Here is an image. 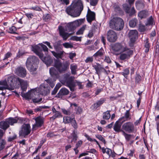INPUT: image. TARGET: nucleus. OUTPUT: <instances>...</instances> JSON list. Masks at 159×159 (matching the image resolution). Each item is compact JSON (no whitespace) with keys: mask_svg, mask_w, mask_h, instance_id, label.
<instances>
[{"mask_svg":"<svg viewBox=\"0 0 159 159\" xmlns=\"http://www.w3.org/2000/svg\"><path fill=\"white\" fill-rule=\"evenodd\" d=\"M83 9V5L80 0L72 3L66 9V11L69 15L73 17L79 16Z\"/></svg>","mask_w":159,"mask_h":159,"instance_id":"nucleus-1","label":"nucleus"},{"mask_svg":"<svg viewBox=\"0 0 159 159\" xmlns=\"http://www.w3.org/2000/svg\"><path fill=\"white\" fill-rule=\"evenodd\" d=\"M39 60L38 57L35 56H32L28 57L26 63V66L28 70L32 74L36 73L38 68Z\"/></svg>","mask_w":159,"mask_h":159,"instance_id":"nucleus-2","label":"nucleus"},{"mask_svg":"<svg viewBox=\"0 0 159 159\" xmlns=\"http://www.w3.org/2000/svg\"><path fill=\"white\" fill-rule=\"evenodd\" d=\"M124 22L123 19L119 17L111 18L110 20V28L117 31H120L123 28Z\"/></svg>","mask_w":159,"mask_h":159,"instance_id":"nucleus-3","label":"nucleus"},{"mask_svg":"<svg viewBox=\"0 0 159 159\" xmlns=\"http://www.w3.org/2000/svg\"><path fill=\"white\" fill-rule=\"evenodd\" d=\"M69 66V64L67 63L62 64L60 61L57 60H55L54 61V66L60 72L66 70Z\"/></svg>","mask_w":159,"mask_h":159,"instance_id":"nucleus-4","label":"nucleus"},{"mask_svg":"<svg viewBox=\"0 0 159 159\" xmlns=\"http://www.w3.org/2000/svg\"><path fill=\"white\" fill-rule=\"evenodd\" d=\"M31 131L30 125L29 124H25L22 126L21 129L19 131V135L25 137L30 133Z\"/></svg>","mask_w":159,"mask_h":159,"instance_id":"nucleus-5","label":"nucleus"},{"mask_svg":"<svg viewBox=\"0 0 159 159\" xmlns=\"http://www.w3.org/2000/svg\"><path fill=\"white\" fill-rule=\"evenodd\" d=\"M128 36L130 39L129 45L132 47L136 39L138 38V32L136 30H131L129 33Z\"/></svg>","mask_w":159,"mask_h":159,"instance_id":"nucleus-6","label":"nucleus"},{"mask_svg":"<svg viewBox=\"0 0 159 159\" xmlns=\"http://www.w3.org/2000/svg\"><path fill=\"white\" fill-rule=\"evenodd\" d=\"M30 46L32 51L39 56L40 58L43 57V54L42 53L41 48L40 47L39 45V44L38 45L35 44L31 45Z\"/></svg>","mask_w":159,"mask_h":159,"instance_id":"nucleus-7","label":"nucleus"},{"mask_svg":"<svg viewBox=\"0 0 159 159\" xmlns=\"http://www.w3.org/2000/svg\"><path fill=\"white\" fill-rule=\"evenodd\" d=\"M60 82L63 85L68 87L71 91H74L76 83L74 81V80H61Z\"/></svg>","mask_w":159,"mask_h":159,"instance_id":"nucleus-8","label":"nucleus"},{"mask_svg":"<svg viewBox=\"0 0 159 159\" xmlns=\"http://www.w3.org/2000/svg\"><path fill=\"white\" fill-rule=\"evenodd\" d=\"M35 123L33 125L32 129L36 130L38 128L41 127L44 122L43 118L41 116H39L35 118Z\"/></svg>","mask_w":159,"mask_h":159,"instance_id":"nucleus-9","label":"nucleus"},{"mask_svg":"<svg viewBox=\"0 0 159 159\" xmlns=\"http://www.w3.org/2000/svg\"><path fill=\"white\" fill-rule=\"evenodd\" d=\"M50 88L49 87L45 85L44 84H41L39 88V91L40 93L43 95L45 96L50 93Z\"/></svg>","mask_w":159,"mask_h":159,"instance_id":"nucleus-10","label":"nucleus"},{"mask_svg":"<svg viewBox=\"0 0 159 159\" xmlns=\"http://www.w3.org/2000/svg\"><path fill=\"white\" fill-rule=\"evenodd\" d=\"M86 19L88 22L90 24L93 21L95 20V13L92 11L89 8L86 15Z\"/></svg>","mask_w":159,"mask_h":159,"instance_id":"nucleus-11","label":"nucleus"},{"mask_svg":"<svg viewBox=\"0 0 159 159\" xmlns=\"http://www.w3.org/2000/svg\"><path fill=\"white\" fill-rule=\"evenodd\" d=\"M112 49L115 52H122L126 49V47L122 46L120 44L116 43L112 46Z\"/></svg>","mask_w":159,"mask_h":159,"instance_id":"nucleus-12","label":"nucleus"},{"mask_svg":"<svg viewBox=\"0 0 159 159\" xmlns=\"http://www.w3.org/2000/svg\"><path fill=\"white\" fill-rule=\"evenodd\" d=\"M58 29L60 35L62 37L64 40H66L71 34L65 32L64 28L62 26H59Z\"/></svg>","mask_w":159,"mask_h":159,"instance_id":"nucleus-13","label":"nucleus"},{"mask_svg":"<svg viewBox=\"0 0 159 159\" xmlns=\"http://www.w3.org/2000/svg\"><path fill=\"white\" fill-rule=\"evenodd\" d=\"M123 52H124L121 54L120 56V59L122 60L129 58L130 56L133 53V51L129 50L127 47L126 49Z\"/></svg>","mask_w":159,"mask_h":159,"instance_id":"nucleus-14","label":"nucleus"},{"mask_svg":"<svg viewBox=\"0 0 159 159\" xmlns=\"http://www.w3.org/2000/svg\"><path fill=\"white\" fill-rule=\"evenodd\" d=\"M16 73L19 76L23 78L26 75V70L22 67H19L16 70Z\"/></svg>","mask_w":159,"mask_h":159,"instance_id":"nucleus-15","label":"nucleus"},{"mask_svg":"<svg viewBox=\"0 0 159 159\" xmlns=\"http://www.w3.org/2000/svg\"><path fill=\"white\" fill-rule=\"evenodd\" d=\"M122 129L130 133L133 131L134 127L132 123L129 122L124 124L122 126Z\"/></svg>","mask_w":159,"mask_h":159,"instance_id":"nucleus-16","label":"nucleus"},{"mask_svg":"<svg viewBox=\"0 0 159 159\" xmlns=\"http://www.w3.org/2000/svg\"><path fill=\"white\" fill-rule=\"evenodd\" d=\"M93 67L96 71V73L99 74L101 72H103L105 74H107V72L103 67L98 63H96V64L93 65Z\"/></svg>","mask_w":159,"mask_h":159,"instance_id":"nucleus-17","label":"nucleus"},{"mask_svg":"<svg viewBox=\"0 0 159 159\" xmlns=\"http://www.w3.org/2000/svg\"><path fill=\"white\" fill-rule=\"evenodd\" d=\"M36 94H38L36 92H34L33 91H30L26 93H23L21 94V96L26 100H29L34 97V95Z\"/></svg>","mask_w":159,"mask_h":159,"instance_id":"nucleus-18","label":"nucleus"},{"mask_svg":"<svg viewBox=\"0 0 159 159\" xmlns=\"http://www.w3.org/2000/svg\"><path fill=\"white\" fill-rule=\"evenodd\" d=\"M69 93V91L66 89L64 88H61L56 95V97L62 98L63 96L67 95Z\"/></svg>","mask_w":159,"mask_h":159,"instance_id":"nucleus-19","label":"nucleus"},{"mask_svg":"<svg viewBox=\"0 0 159 159\" xmlns=\"http://www.w3.org/2000/svg\"><path fill=\"white\" fill-rule=\"evenodd\" d=\"M77 24L78 22L76 21L68 23L66 26V30L70 31L74 30L77 26Z\"/></svg>","mask_w":159,"mask_h":159,"instance_id":"nucleus-20","label":"nucleus"},{"mask_svg":"<svg viewBox=\"0 0 159 159\" xmlns=\"http://www.w3.org/2000/svg\"><path fill=\"white\" fill-rule=\"evenodd\" d=\"M124 118V117H122L118 121L116 122L114 127V130L118 132L120 130L121 124L125 121V120H122Z\"/></svg>","mask_w":159,"mask_h":159,"instance_id":"nucleus-21","label":"nucleus"},{"mask_svg":"<svg viewBox=\"0 0 159 159\" xmlns=\"http://www.w3.org/2000/svg\"><path fill=\"white\" fill-rule=\"evenodd\" d=\"M10 88L6 80H1L0 81V90H3L5 89H10Z\"/></svg>","mask_w":159,"mask_h":159,"instance_id":"nucleus-22","label":"nucleus"},{"mask_svg":"<svg viewBox=\"0 0 159 159\" xmlns=\"http://www.w3.org/2000/svg\"><path fill=\"white\" fill-rule=\"evenodd\" d=\"M51 52L53 55L57 58H61L63 57L64 51L62 50L57 52L52 51Z\"/></svg>","mask_w":159,"mask_h":159,"instance_id":"nucleus-23","label":"nucleus"},{"mask_svg":"<svg viewBox=\"0 0 159 159\" xmlns=\"http://www.w3.org/2000/svg\"><path fill=\"white\" fill-rule=\"evenodd\" d=\"M117 38L116 33L113 30H110V42L116 41Z\"/></svg>","mask_w":159,"mask_h":159,"instance_id":"nucleus-24","label":"nucleus"},{"mask_svg":"<svg viewBox=\"0 0 159 159\" xmlns=\"http://www.w3.org/2000/svg\"><path fill=\"white\" fill-rule=\"evenodd\" d=\"M0 127L2 129L6 130L9 127V124L7 119L5 121H2L0 122Z\"/></svg>","mask_w":159,"mask_h":159,"instance_id":"nucleus-25","label":"nucleus"},{"mask_svg":"<svg viewBox=\"0 0 159 159\" xmlns=\"http://www.w3.org/2000/svg\"><path fill=\"white\" fill-rule=\"evenodd\" d=\"M148 16V13L147 10H143L140 11L138 14V16L141 19L146 18Z\"/></svg>","mask_w":159,"mask_h":159,"instance_id":"nucleus-26","label":"nucleus"},{"mask_svg":"<svg viewBox=\"0 0 159 159\" xmlns=\"http://www.w3.org/2000/svg\"><path fill=\"white\" fill-rule=\"evenodd\" d=\"M104 101L105 100L104 99H101L95 103L93 104L92 106V107L93 109H96L102 105L104 102Z\"/></svg>","mask_w":159,"mask_h":159,"instance_id":"nucleus-27","label":"nucleus"},{"mask_svg":"<svg viewBox=\"0 0 159 159\" xmlns=\"http://www.w3.org/2000/svg\"><path fill=\"white\" fill-rule=\"evenodd\" d=\"M20 83L21 88L23 91H25L28 86V83L26 81L24 80H18Z\"/></svg>","mask_w":159,"mask_h":159,"instance_id":"nucleus-28","label":"nucleus"},{"mask_svg":"<svg viewBox=\"0 0 159 159\" xmlns=\"http://www.w3.org/2000/svg\"><path fill=\"white\" fill-rule=\"evenodd\" d=\"M49 72L51 75L53 77H56V78H58V72L55 68H51L49 70Z\"/></svg>","mask_w":159,"mask_h":159,"instance_id":"nucleus-29","label":"nucleus"},{"mask_svg":"<svg viewBox=\"0 0 159 159\" xmlns=\"http://www.w3.org/2000/svg\"><path fill=\"white\" fill-rule=\"evenodd\" d=\"M43 61L47 66H49L52 62V59L51 57L47 56L44 58Z\"/></svg>","mask_w":159,"mask_h":159,"instance_id":"nucleus-30","label":"nucleus"},{"mask_svg":"<svg viewBox=\"0 0 159 159\" xmlns=\"http://www.w3.org/2000/svg\"><path fill=\"white\" fill-rule=\"evenodd\" d=\"M135 5L137 9L138 10H140L144 8V4L142 1H136Z\"/></svg>","mask_w":159,"mask_h":159,"instance_id":"nucleus-31","label":"nucleus"},{"mask_svg":"<svg viewBox=\"0 0 159 159\" xmlns=\"http://www.w3.org/2000/svg\"><path fill=\"white\" fill-rule=\"evenodd\" d=\"M53 46L56 52L62 49V47L60 44V41L56 42L53 44Z\"/></svg>","mask_w":159,"mask_h":159,"instance_id":"nucleus-32","label":"nucleus"},{"mask_svg":"<svg viewBox=\"0 0 159 159\" xmlns=\"http://www.w3.org/2000/svg\"><path fill=\"white\" fill-rule=\"evenodd\" d=\"M102 152L103 153H106L107 154L106 155H104V159H107V158H109V149L108 148H107V149H105L104 148H102Z\"/></svg>","mask_w":159,"mask_h":159,"instance_id":"nucleus-33","label":"nucleus"},{"mask_svg":"<svg viewBox=\"0 0 159 159\" xmlns=\"http://www.w3.org/2000/svg\"><path fill=\"white\" fill-rule=\"evenodd\" d=\"M138 22V20L136 18L134 19L131 20L129 23V25L130 27H135Z\"/></svg>","mask_w":159,"mask_h":159,"instance_id":"nucleus-34","label":"nucleus"},{"mask_svg":"<svg viewBox=\"0 0 159 159\" xmlns=\"http://www.w3.org/2000/svg\"><path fill=\"white\" fill-rule=\"evenodd\" d=\"M39 95H34V97L32 98V100L33 102L34 103H39L42 101V98H39Z\"/></svg>","mask_w":159,"mask_h":159,"instance_id":"nucleus-35","label":"nucleus"},{"mask_svg":"<svg viewBox=\"0 0 159 159\" xmlns=\"http://www.w3.org/2000/svg\"><path fill=\"white\" fill-rule=\"evenodd\" d=\"M103 49H100L93 55V57L96 58L102 56L103 55Z\"/></svg>","mask_w":159,"mask_h":159,"instance_id":"nucleus-36","label":"nucleus"},{"mask_svg":"<svg viewBox=\"0 0 159 159\" xmlns=\"http://www.w3.org/2000/svg\"><path fill=\"white\" fill-rule=\"evenodd\" d=\"M77 67V66L76 65L73 64L70 65V69H71V72L72 74H76Z\"/></svg>","mask_w":159,"mask_h":159,"instance_id":"nucleus-37","label":"nucleus"},{"mask_svg":"<svg viewBox=\"0 0 159 159\" xmlns=\"http://www.w3.org/2000/svg\"><path fill=\"white\" fill-rule=\"evenodd\" d=\"M74 115L73 116L72 115L71 120L70 122L72 126L75 129H76L78 128L77 125L76 121V120H75V118L74 117Z\"/></svg>","mask_w":159,"mask_h":159,"instance_id":"nucleus-38","label":"nucleus"},{"mask_svg":"<svg viewBox=\"0 0 159 159\" xmlns=\"http://www.w3.org/2000/svg\"><path fill=\"white\" fill-rule=\"evenodd\" d=\"M7 119L8 123L9 124V125H12L16 123L17 122V120L12 118H9Z\"/></svg>","mask_w":159,"mask_h":159,"instance_id":"nucleus-39","label":"nucleus"},{"mask_svg":"<svg viewBox=\"0 0 159 159\" xmlns=\"http://www.w3.org/2000/svg\"><path fill=\"white\" fill-rule=\"evenodd\" d=\"M6 142L3 139H0V151L2 150L5 147Z\"/></svg>","mask_w":159,"mask_h":159,"instance_id":"nucleus-40","label":"nucleus"},{"mask_svg":"<svg viewBox=\"0 0 159 159\" xmlns=\"http://www.w3.org/2000/svg\"><path fill=\"white\" fill-rule=\"evenodd\" d=\"M72 140L71 142H75L77 140L78 138L77 132L75 131V130L73 131V132L71 134Z\"/></svg>","mask_w":159,"mask_h":159,"instance_id":"nucleus-41","label":"nucleus"},{"mask_svg":"<svg viewBox=\"0 0 159 159\" xmlns=\"http://www.w3.org/2000/svg\"><path fill=\"white\" fill-rule=\"evenodd\" d=\"M86 26L84 25L76 33V34L77 35L82 34H83L84 31L85 30Z\"/></svg>","mask_w":159,"mask_h":159,"instance_id":"nucleus-42","label":"nucleus"},{"mask_svg":"<svg viewBox=\"0 0 159 159\" xmlns=\"http://www.w3.org/2000/svg\"><path fill=\"white\" fill-rule=\"evenodd\" d=\"M39 45L40 47L41 48L42 51L43 50L44 52H48V48L45 45L42 43H39Z\"/></svg>","mask_w":159,"mask_h":159,"instance_id":"nucleus-43","label":"nucleus"},{"mask_svg":"<svg viewBox=\"0 0 159 159\" xmlns=\"http://www.w3.org/2000/svg\"><path fill=\"white\" fill-rule=\"evenodd\" d=\"M153 23V19L152 16L150 17L147 20V21L145 24L146 25H152Z\"/></svg>","mask_w":159,"mask_h":159,"instance_id":"nucleus-44","label":"nucleus"},{"mask_svg":"<svg viewBox=\"0 0 159 159\" xmlns=\"http://www.w3.org/2000/svg\"><path fill=\"white\" fill-rule=\"evenodd\" d=\"M72 118L70 117L65 116L63 117V122L65 123H68L70 122Z\"/></svg>","mask_w":159,"mask_h":159,"instance_id":"nucleus-45","label":"nucleus"},{"mask_svg":"<svg viewBox=\"0 0 159 159\" xmlns=\"http://www.w3.org/2000/svg\"><path fill=\"white\" fill-rule=\"evenodd\" d=\"M16 28L15 26H13L9 28L8 32L11 34H14L16 33Z\"/></svg>","mask_w":159,"mask_h":159,"instance_id":"nucleus-46","label":"nucleus"},{"mask_svg":"<svg viewBox=\"0 0 159 159\" xmlns=\"http://www.w3.org/2000/svg\"><path fill=\"white\" fill-rule=\"evenodd\" d=\"M48 83L52 88H53L55 85L54 81L53 80H45Z\"/></svg>","mask_w":159,"mask_h":159,"instance_id":"nucleus-47","label":"nucleus"},{"mask_svg":"<svg viewBox=\"0 0 159 159\" xmlns=\"http://www.w3.org/2000/svg\"><path fill=\"white\" fill-rule=\"evenodd\" d=\"M16 135L15 134H13L12 136H9L8 138L7 141L8 142H11L16 139Z\"/></svg>","mask_w":159,"mask_h":159,"instance_id":"nucleus-48","label":"nucleus"},{"mask_svg":"<svg viewBox=\"0 0 159 159\" xmlns=\"http://www.w3.org/2000/svg\"><path fill=\"white\" fill-rule=\"evenodd\" d=\"M103 118L105 119H108L109 118V111H107L103 113Z\"/></svg>","mask_w":159,"mask_h":159,"instance_id":"nucleus-49","label":"nucleus"},{"mask_svg":"<svg viewBox=\"0 0 159 159\" xmlns=\"http://www.w3.org/2000/svg\"><path fill=\"white\" fill-rule=\"evenodd\" d=\"M123 7L125 11L126 12V13H128V12H129V11L130 9V7H129L128 5L126 4H124L123 5Z\"/></svg>","mask_w":159,"mask_h":159,"instance_id":"nucleus-50","label":"nucleus"},{"mask_svg":"<svg viewBox=\"0 0 159 159\" xmlns=\"http://www.w3.org/2000/svg\"><path fill=\"white\" fill-rule=\"evenodd\" d=\"M81 37H79L76 36H73L71 37L70 39L73 41H81Z\"/></svg>","mask_w":159,"mask_h":159,"instance_id":"nucleus-51","label":"nucleus"},{"mask_svg":"<svg viewBox=\"0 0 159 159\" xmlns=\"http://www.w3.org/2000/svg\"><path fill=\"white\" fill-rule=\"evenodd\" d=\"M63 113L65 115H70L72 114L71 112L69 110H66L65 109H61Z\"/></svg>","mask_w":159,"mask_h":159,"instance_id":"nucleus-52","label":"nucleus"},{"mask_svg":"<svg viewBox=\"0 0 159 159\" xmlns=\"http://www.w3.org/2000/svg\"><path fill=\"white\" fill-rule=\"evenodd\" d=\"M61 116H62L60 112L58 111L57 112L55 113V114L52 117V118L54 119L60 117Z\"/></svg>","mask_w":159,"mask_h":159,"instance_id":"nucleus-53","label":"nucleus"},{"mask_svg":"<svg viewBox=\"0 0 159 159\" xmlns=\"http://www.w3.org/2000/svg\"><path fill=\"white\" fill-rule=\"evenodd\" d=\"M129 12H128L127 13L129 14V15L130 16H132L134 15L136 11L135 10L134 7H132L131 10H129Z\"/></svg>","mask_w":159,"mask_h":159,"instance_id":"nucleus-54","label":"nucleus"},{"mask_svg":"<svg viewBox=\"0 0 159 159\" xmlns=\"http://www.w3.org/2000/svg\"><path fill=\"white\" fill-rule=\"evenodd\" d=\"M139 30L140 32H143L145 30V26L144 25L140 24L139 26Z\"/></svg>","mask_w":159,"mask_h":159,"instance_id":"nucleus-55","label":"nucleus"},{"mask_svg":"<svg viewBox=\"0 0 159 159\" xmlns=\"http://www.w3.org/2000/svg\"><path fill=\"white\" fill-rule=\"evenodd\" d=\"M129 110H127L126 111V112H125V116H123V117H124V118L122 120H125V121L126 120H127L126 119H128L129 117Z\"/></svg>","mask_w":159,"mask_h":159,"instance_id":"nucleus-56","label":"nucleus"},{"mask_svg":"<svg viewBox=\"0 0 159 159\" xmlns=\"http://www.w3.org/2000/svg\"><path fill=\"white\" fill-rule=\"evenodd\" d=\"M83 110L82 108L80 107L75 108L76 113L77 114H80L82 112Z\"/></svg>","mask_w":159,"mask_h":159,"instance_id":"nucleus-57","label":"nucleus"},{"mask_svg":"<svg viewBox=\"0 0 159 159\" xmlns=\"http://www.w3.org/2000/svg\"><path fill=\"white\" fill-rule=\"evenodd\" d=\"M96 137L99 140L102 141L104 144H105L106 141L102 137V136L100 135H96Z\"/></svg>","mask_w":159,"mask_h":159,"instance_id":"nucleus-58","label":"nucleus"},{"mask_svg":"<svg viewBox=\"0 0 159 159\" xmlns=\"http://www.w3.org/2000/svg\"><path fill=\"white\" fill-rule=\"evenodd\" d=\"M7 80H20L18 77L16 78L14 75H12L8 76Z\"/></svg>","mask_w":159,"mask_h":159,"instance_id":"nucleus-59","label":"nucleus"},{"mask_svg":"<svg viewBox=\"0 0 159 159\" xmlns=\"http://www.w3.org/2000/svg\"><path fill=\"white\" fill-rule=\"evenodd\" d=\"M90 4L92 6H96L98 2V0H90Z\"/></svg>","mask_w":159,"mask_h":159,"instance_id":"nucleus-60","label":"nucleus"},{"mask_svg":"<svg viewBox=\"0 0 159 159\" xmlns=\"http://www.w3.org/2000/svg\"><path fill=\"white\" fill-rule=\"evenodd\" d=\"M63 45L66 48H70L73 47V46L72 45L67 43H63Z\"/></svg>","mask_w":159,"mask_h":159,"instance_id":"nucleus-61","label":"nucleus"},{"mask_svg":"<svg viewBox=\"0 0 159 159\" xmlns=\"http://www.w3.org/2000/svg\"><path fill=\"white\" fill-rule=\"evenodd\" d=\"M30 9L39 11H40L41 10V8L38 6L31 7H30Z\"/></svg>","mask_w":159,"mask_h":159,"instance_id":"nucleus-62","label":"nucleus"},{"mask_svg":"<svg viewBox=\"0 0 159 159\" xmlns=\"http://www.w3.org/2000/svg\"><path fill=\"white\" fill-rule=\"evenodd\" d=\"M123 134L124 135L125 139L128 140H129L131 138V135L130 134H126L124 131H123Z\"/></svg>","mask_w":159,"mask_h":159,"instance_id":"nucleus-63","label":"nucleus"},{"mask_svg":"<svg viewBox=\"0 0 159 159\" xmlns=\"http://www.w3.org/2000/svg\"><path fill=\"white\" fill-rule=\"evenodd\" d=\"M11 54L10 52H7L5 56V57L3 59V60H5L8 58H9L10 57H11Z\"/></svg>","mask_w":159,"mask_h":159,"instance_id":"nucleus-64","label":"nucleus"}]
</instances>
